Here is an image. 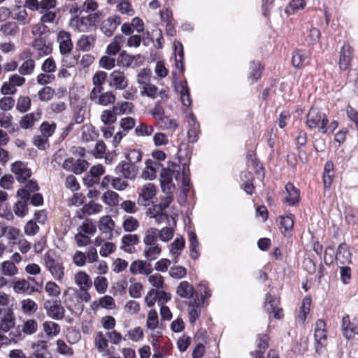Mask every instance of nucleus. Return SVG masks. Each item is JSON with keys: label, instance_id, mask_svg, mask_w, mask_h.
Listing matches in <instances>:
<instances>
[{"label": "nucleus", "instance_id": "nucleus-1", "mask_svg": "<svg viewBox=\"0 0 358 358\" xmlns=\"http://www.w3.org/2000/svg\"><path fill=\"white\" fill-rule=\"evenodd\" d=\"M173 176L176 180L181 181L184 187L189 186L190 178L188 166L184 164L181 169L178 165L172 164L171 166L163 169L160 173V183L163 192H173L175 189L172 180Z\"/></svg>", "mask_w": 358, "mask_h": 358}, {"label": "nucleus", "instance_id": "nucleus-2", "mask_svg": "<svg viewBox=\"0 0 358 358\" xmlns=\"http://www.w3.org/2000/svg\"><path fill=\"white\" fill-rule=\"evenodd\" d=\"M143 243V255L146 260L152 262L157 259L162 254V248L157 243V232L155 227H150L145 230Z\"/></svg>", "mask_w": 358, "mask_h": 358}, {"label": "nucleus", "instance_id": "nucleus-3", "mask_svg": "<svg viewBox=\"0 0 358 358\" xmlns=\"http://www.w3.org/2000/svg\"><path fill=\"white\" fill-rule=\"evenodd\" d=\"M329 120L325 113L316 108H311L306 115V124L310 129H317L320 133L327 134Z\"/></svg>", "mask_w": 358, "mask_h": 358}, {"label": "nucleus", "instance_id": "nucleus-4", "mask_svg": "<svg viewBox=\"0 0 358 358\" xmlns=\"http://www.w3.org/2000/svg\"><path fill=\"white\" fill-rule=\"evenodd\" d=\"M157 192V187L151 182H146L142 185L139 189L137 202L142 206H148L150 202L153 199Z\"/></svg>", "mask_w": 358, "mask_h": 358}, {"label": "nucleus", "instance_id": "nucleus-5", "mask_svg": "<svg viewBox=\"0 0 358 358\" xmlns=\"http://www.w3.org/2000/svg\"><path fill=\"white\" fill-rule=\"evenodd\" d=\"M47 315L55 320H62L65 316V308L60 300L51 301L48 300L43 303Z\"/></svg>", "mask_w": 358, "mask_h": 358}, {"label": "nucleus", "instance_id": "nucleus-6", "mask_svg": "<svg viewBox=\"0 0 358 358\" xmlns=\"http://www.w3.org/2000/svg\"><path fill=\"white\" fill-rule=\"evenodd\" d=\"M315 351L322 353L327 345V336L326 333V324L322 320H318L315 328Z\"/></svg>", "mask_w": 358, "mask_h": 358}, {"label": "nucleus", "instance_id": "nucleus-7", "mask_svg": "<svg viewBox=\"0 0 358 358\" xmlns=\"http://www.w3.org/2000/svg\"><path fill=\"white\" fill-rule=\"evenodd\" d=\"M22 63L18 68V71L22 76L31 75L35 68V62L32 59V52L29 50L22 51L18 56Z\"/></svg>", "mask_w": 358, "mask_h": 358}, {"label": "nucleus", "instance_id": "nucleus-8", "mask_svg": "<svg viewBox=\"0 0 358 358\" xmlns=\"http://www.w3.org/2000/svg\"><path fill=\"white\" fill-rule=\"evenodd\" d=\"M115 172L124 179L134 180L138 175V168L131 162L122 161L115 166Z\"/></svg>", "mask_w": 358, "mask_h": 358}, {"label": "nucleus", "instance_id": "nucleus-9", "mask_svg": "<svg viewBox=\"0 0 358 358\" xmlns=\"http://www.w3.org/2000/svg\"><path fill=\"white\" fill-rule=\"evenodd\" d=\"M25 83V78L22 75H12L8 81L4 82L1 86V92L3 94H14L17 92V87L22 86Z\"/></svg>", "mask_w": 358, "mask_h": 358}, {"label": "nucleus", "instance_id": "nucleus-10", "mask_svg": "<svg viewBox=\"0 0 358 358\" xmlns=\"http://www.w3.org/2000/svg\"><path fill=\"white\" fill-rule=\"evenodd\" d=\"M57 42L59 44V52L62 55H69L73 47L71 35L69 32L61 30L57 33Z\"/></svg>", "mask_w": 358, "mask_h": 358}, {"label": "nucleus", "instance_id": "nucleus-11", "mask_svg": "<svg viewBox=\"0 0 358 358\" xmlns=\"http://www.w3.org/2000/svg\"><path fill=\"white\" fill-rule=\"evenodd\" d=\"M144 57L141 55H130L125 51L122 52L117 58V63L122 67H137L143 64Z\"/></svg>", "mask_w": 358, "mask_h": 358}, {"label": "nucleus", "instance_id": "nucleus-12", "mask_svg": "<svg viewBox=\"0 0 358 358\" xmlns=\"http://www.w3.org/2000/svg\"><path fill=\"white\" fill-rule=\"evenodd\" d=\"M45 266L55 280H62L64 276V267L62 264L56 262L52 257L47 255L45 257Z\"/></svg>", "mask_w": 358, "mask_h": 358}, {"label": "nucleus", "instance_id": "nucleus-13", "mask_svg": "<svg viewBox=\"0 0 358 358\" xmlns=\"http://www.w3.org/2000/svg\"><path fill=\"white\" fill-rule=\"evenodd\" d=\"M11 171L15 174L17 181L23 182L30 178L31 171L26 163L17 161L11 164Z\"/></svg>", "mask_w": 358, "mask_h": 358}, {"label": "nucleus", "instance_id": "nucleus-14", "mask_svg": "<svg viewBox=\"0 0 358 358\" xmlns=\"http://www.w3.org/2000/svg\"><path fill=\"white\" fill-rule=\"evenodd\" d=\"M31 348V353L27 358H51L45 341L39 340L32 342Z\"/></svg>", "mask_w": 358, "mask_h": 358}, {"label": "nucleus", "instance_id": "nucleus-15", "mask_svg": "<svg viewBox=\"0 0 358 358\" xmlns=\"http://www.w3.org/2000/svg\"><path fill=\"white\" fill-rule=\"evenodd\" d=\"M115 226V221L108 215L101 216L99 219L98 229L99 231L102 235L108 236L109 238H111L113 236V231L114 230Z\"/></svg>", "mask_w": 358, "mask_h": 358}, {"label": "nucleus", "instance_id": "nucleus-16", "mask_svg": "<svg viewBox=\"0 0 358 358\" xmlns=\"http://www.w3.org/2000/svg\"><path fill=\"white\" fill-rule=\"evenodd\" d=\"M62 299L63 303L70 311H73L80 305L78 299V294H76V290L71 287H68L64 290Z\"/></svg>", "mask_w": 358, "mask_h": 358}, {"label": "nucleus", "instance_id": "nucleus-17", "mask_svg": "<svg viewBox=\"0 0 358 358\" xmlns=\"http://www.w3.org/2000/svg\"><path fill=\"white\" fill-rule=\"evenodd\" d=\"M88 166V162L84 159L68 158L63 163L64 169L76 174L83 173Z\"/></svg>", "mask_w": 358, "mask_h": 358}, {"label": "nucleus", "instance_id": "nucleus-18", "mask_svg": "<svg viewBox=\"0 0 358 358\" xmlns=\"http://www.w3.org/2000/svg\"><path fill=\"white\" fill-rule=\"evenodd\" d=\"M353 48L348 43H345L339 52L338 66L341 70L345 71L350 66L352 57Z\"/></svg>", "mask_w": 358, "mask_h": 358}, {"label": "nucleus", "instance_id": "nucleus-19", "mask_svg": "<svg viewBox=\"0 0 358 358\" xmlns=\"http://www.w3.org/2000/svg\"><path fill=\"white\" fill-rule=\"evenodd\" d=\"M109 85L116 90H124L128 85V80L122 71L115 70L110 74Z\"/></svg>", "mask_w": 358, "mask_h": 358}, {"label": "nucleus", "instance_id": "nucleus-20", "mask_svg": "<svg viewBox=\"0 0 358 358\" xmlns=\"http://www.w3.org/2000/svg\"><path fill=\"white\" fill-rule=\"evenodd\" d=\"M279 304V299L272 296L271 294H268L266 296L264 308L268 313H273L275 318L280 319L282 317V308H278Z\"/></svg>", "mask_w": 358, "mask_h": 358}, {"label": "nucleus", "instance_id": "nucleus-21", "mask_svg": "<svg viewBox=\"0 0 358 358\" xmlns=\"http://www.w3.org/2000/svg\"><path fill=\"white\" fill-rule=\"evenodd\" d=\"M129 271L132 274L149 275L152 272V265L144 260H135L131 262L129 266Z\"/></svg>", "mask_w": 358, "mask_h": 358}, {"label": "nucleus", "instance_id": "nucleus-22", "mask_svg": "<svg viewBox=\"0 0 358 358\" xmlns=\"http://www.w3.org/2000/svg\"><path fill=\"white\" fill-rule=\"evenodd\" d=\"M15 317L13 310L8 308L0 316V331L8 332L15 327Z\"/></svg>", "mask_w": 358, "mask_h": 358}, {"label": "nucleus", "instance_id": "nucleus-23", "mask_svg": "<svg viewBox=\"0 0 358 358\" xmlns=\"http://www.w3.org/2000/svg\"><path fill=\"white\" fill-rule=\"evenodd\" d=\"M160 164L156 161L148 159L145 161V167L142 171L141 178L147 180H152L157 178V172Z\"/></svg>", "mask_w": 358, "mask_h": 358}, {"label": "nucleus", "instance_id": "nucleus-24", "mask_svg": "<svg viewBox=\"0 0 358 358\" xmlns=\"http://www.w3.org/2000/svg\"><path fill=\"white\" fill-rule=\"evenodd\" d=\"M146 327L148 329L152 331L151 334L152 336H159L162 335V331L158 329L159 318L157 313L154 309H151L148 313Z\"/></svg>", "mask_w": 358, "mask_h": 358}, {"label": "nucleus", "instance_id": "nucleus-25", "mask_svg": "<svg viewBox=\"0 0 358 358\" xmlns=\"http://www.w3.org/2000/svg\"><path fill=\"white\" fill-rule=\"evenodd\" d=\"M96 43V36L92 34L81 35L76 42L77 48L82 52H89L94 48Z\"/></svg>", "mask_w": 358, "mask_h": 358}, {"label": "nucleus", "instance_id": "nucleus-26", "mask_svg": "<svg viewBox=\"0 0 358 358\" xmlns=\"http://www.w3.org/2000/svg\"><path fill=\"white\" fill-rule=\"evenodd\" d=\"M286 196L284 198V202L289 206L297 204L300 199L299 190L296 188L293 184L287 183L285 185Z\"/></svg>", "mask_w": 358, "mask_h": 358}, {"label": "nucleus", "instance_id": "nucleus-27", "mask_svg": "<svg viewBox=\"0 0 358 358\" xmlns=\"http://www.w3.org/2000/svg\"><path fill=\"white\" fill-rule=\"evenodd\" d=\"M42 329L48 339H52L57 336L60 331V326L51 320H45L42 323Z\"/></svg>", "mask_w": 358, "mask_h": 358}, {"label": "nucleus", "instance_id": "nucleus-28", "mask_svg": "<svg viewBox=\"0 0 358 358\" xmlns=\"http://www.w3.org/2000/svg\"><path fill=\"white\" fill-rule=\"evenodd\" d=\"M139 241V237L136 234L124 235L121 239V248L124 252L132 253L134 250V246L138 244Z\"/></svg>", "mask_w": 358, "mask_h": 358}, {"label": "nucleus", "instance_id": "nucleus-29", "mask_svg": "<svg viewBox=\"0 0 358 358\" xmlns=\"http://www.w3.org/2000/svg\"><path fill=\"white\" fill-rule=\"evenodd\" d=\"M202 306L199 299H195L188 303L187 311L189 321L191 324H194L199 317Z\"/></svg>", "mask_w": 358, "mask_h": 358}, {"label": "nucleus", "instance_id": "nucleus-30", "mask_svg": "<svg viewBox=\"0 0 358 358\" xmlns=\"http://www.w3.org/2000/svg\"><path fill=\"white\" fill-rule=\"evenodd\" d=\"M187 122L189 126V129L187 131L188 141L190 143H195L198 140L199 124L196 121L195 117L192 113L189 114Z\"/></svg>", "mask_w": 358, "mask_h": 358}, {"label": "nucleus", "instance_id": "nucleus-31", "mask_svg": "<svg viewBox=\"0 0 358 358\" xmlns=\"http://www.w3.org/2000/svg\"><path fill=\"white\" fill-rule=\"evenodd\" d=\"M309 52L305 50L296 51L292 56V64L296 68H301L309 62Z\"/></svg>", "mask_w": 358, "mask_h": 358}, {"label": "nucleus", "instance_id": "nucleus-32", "mask_svg": "<svg viewBox=\"0 0 358 358\" xmlns=\"http://www.w3.org/2000/svg\"><path fill=\"white\" fill-rule=\"evenodd\" d=\"M120 23L121 20L119 16L114 15L109 17L106 20L103 22L101 29L106 35L110 36Z\"/></svg>", "mask_w": 358, "mask_h": 358}, {"label": "nucleus", "instance_id": "nucleus-33", "mask_svg": "<svg viewBox=\"0 0 358 358\" xmlns=\"http://www.w3.org/2000/svg\"><path fill=\"white\" fill-rule=\"evenodd\" d=\"M102 332L99 331L96 334L95 336V345L99 350L101 352L103 356H108L110 354L108 350V341Z\"/></svg>", "mask_w": 358, "mask_h": 358}, {"label": "nucleus", "instance_id": "nucleus-34", "mask_svg": "<svg viewBox=\"0 0 358 358\" xmlns=\"http://www.w3.org/2000/svg\"><path fill=\"white\" fill-rule=\"evenodd\" d=\"M41 115V111L38 110L36 113H32L23 116L20 121V126L22 129H29L34 126L36 122H38Z\"/></svg>", "mask_w": 358, "mask_h": 358}, {"label": "nucleus", "instance_id": "nucleus-35", "mask_svg": "<svg viewBox=\"0 0 358 358\" xmlns=\"http://www.w3.org/2000/svg\"><path fill=\"white\" fill-rule=\"evenodd\" d=\"M70 26L79 32L89 31L90 20L88 17H73L70 21Z\"/></svg>", "mask_w": 358, "mask_h": 358}, {"label": "nucleus", "instance_id": "nucleus-36", "mask_svg": "<svg viewBox=\"0 0 358 358\" xmlns=\"http://www.w3.org/2000/svg\"><path fill=\"white\" fill-rule=\"evenodd\" d=\"M176 90L180 94V99L182 104L185 106H189L191 104V99L189 96V89L187 87V81L184 80L177 84Z\"/></svg>", "mask_w": 358, "mask_h": 358}, {"label": "nucleus", "instance_id": "nucleus-37", "mask_svg": "<svg viewBox=\"0 0 358 358\" xmlns=\"http://www.w3.org/2000/svg\"><path fill=\"white\" fill-rule=\"evenodd\" d=\"M198 292L200 295L201 303L203 306H206L208 304V299L212 296V292L208 287V284L206 281H202L199 283L197 286Z\"/></svg>", "mask_w": 358, "mask_h": 358}, {"label": "nucleus", "instance_id": "nucleus-38", "mask_svg": "<svg viewBox=\"0 0 358 358\" xmlns=\"http://www.w3.org/2000/svg\"><path fill=\"white\" fill-rule=\"evenodd\" d=\"M176 293L182 298L190 299L194 295V288L187 281H182L178 285Z\"/></svg>", "mask_w": 358, "mask_h": 358}, {"label": "nucleus", "instance_id": "nucleus-39", "mask_svg": "<svg viewBox=\"0 0 358 358\" xmlns=\"http://www.w3.org/2000/svg\"><path fill=\"white\" fill-rule=\"evenodd\" d=\"M74 282L79 287H91L92 280L89 275L83 271H79L74 274Z\"/></svg>", "mask_w": 358, "mask_h": 358}, {"label": "nucleus", "instance_id": "nucleus-40", "mask_svg": "<svg viewBox=\"0 0 358 358\" xmlns=\"http://www.w3.org/2000/svg\"><path fill=\"white\" fill-rule=\"evenodd\" d=\"M21 310L25 315L34 314L38 310V304L31 299L27 298L20 301Z\"/></svg>", "mask_w": 358, "mask_h": 358}, {"label": "nucleus", "instance_id": "nucleus-41", "mask_svg": "<svg viewBox=\"0 0 358 358\" xmlns=\"http://www.w3.org/2000/svg\"><path fill=\"white\" fill-rule=\"evenodd\" d=\"M185 247V240L182 236L177 237L170 246V253L174 257V262H178V258L181 250Z\"/></svg>", "mask_w": 358, "mask_h": 358}, {"label": "nucleus", "instance_id": "nucleus-42", "mask_svg": "<svg viewBox=\"0 0 358 358\" xmlns=\"http://www.w3.org/2000/svg\"><path fill=\"white\" fill-rule=\"evenodd\" d=\"M34 48L38 51L40 56L49 55L52 52V46L41 38H36L33 42Z\"/></svg>", "mask_w": 358, "mask_h": 358}, {"label": "nucleus", "instance_id": "nucleus-43", "mask_svg": "<svg viewBox=\"0 0 358 358\" xmlns=\"http://www.w3.org/2000/svg\"><path fill=\"white\" fill-rule=\"evenodd\" d=\"M1 272L5 276L13 277L18 273V269L13 262L6 260L1 264Z\"/></svg>", "mask_w": 358, "mask_h": 358}, {"label": "nucleus", "instance_id": "nucleus-44", "mask_svg": "<svg viewBox=\"0 0 358 358\" xmlns=\"http://www.w3.org/2000/svg\"><path fill=\"white\" fill-rule=\"evenodd\" d=\"M336 259L341 264H350L351 262V253L345 246L339 245Z\"/></svg>", "mask_w": 358, "mask_h": 358}, {"label": "nucleus", "instance_id": "nucleus-45", "mask_svg": "<svg viewBox=\"0 0 358 358\" xmlns=\"http://www.w3.org/2000/svg\"><path fill=\"white\" fill-rule=\"evenodd\" d=\"M98 134L95 129L91 124H85L82 127V139L86 142L92 141L96 139Z\"/></svg>", "mask_w": 358, "mask_h": 358}, {"label": "nucleus", "instance_id": "nucleus-46", "mask_svg": "<svg viewBox=\"0 0 358 358\" xmlns=\"http://www.w3.org/2000/svg\"><path fill=\"white\" fill-rule=\"evenodd\" d=\"M103 202L110 207H114L119 203V194L116 192L108 190L103 193L102 196Z\"/></svg>", "mask_w": 358, "mask_h": 358}, {"label": "nucleus", "instance_id": "nucleus-47", "mask_svg": "<svg viewBox=\"0 0 358 358\" xmlns=\"http://www.w3.org/2000/svg\"><path fill=\"white\" fill-rule=\"evenodd\" d=\"M12 17L14 20L20 22L22 24H27L29 22L28 13L24 8L18 6L13 10Z\"/></svg>", "mask_w": 358, "mask_h": 358}, {"label": "nucleus", "instance_id": "nucleus-48", "mask_svg": "<svg viewBox=\"0 0 358 358\" xmlns=\"http://www.w3.org/2000/svg\"><path fill=\"white\" fill-rule=\"evenodd\" d=\"M135 134L139 137H148L150 136L154 132V127L152 125H148L144 122H141L135 128Z\"/></svg>", "mask_w": 358, "mask_h": 358}, {"label": "nucleus", "instance_id": "nucleus-49", "mask_svg": "<svg viewBox=\"0 0 358 358\" xmlns=\"http://www.w3.org/2000/svg\"><path fill=\"white\" fill-rule=\"evenodd\" d=\"M355 322H351L348 315H345L342 319L341 329L343 336L347 339L352 338V331Z\"/></svg>", "mask_w": 358, "mask_h": 358}, {"label": "nucleus", "instance_id": "nucleus-50", "mask_svg": "<svg viewBox=\"0 0 358 358\" xmlns=\"http://www.w3.org/2000/svg\"><path fill=\"white\" fill-rule=\"evenodd\" d=\"M130 285L129 287V296L132 298H139L141 296L143 285L141 282H136L133 278L129 279Z\"/></svg>", "mask_w": 358, "mask_h": 358}, {"label": "nucleus", "instance_id": "nucleus-51", "mask_svg": "<svg viewBox=\"0 0 358 358\" xmlns=\"http://www.w3.org/2000/svg\"><path fill=\"white\" fill-rule=\"evenodd\" d=\"M140 226L138 220L131 216L126 217L122 222V228L126 232L135 231Z\"/></svg>", "mask_w": 358, "mask_h": 358}, {"label": "nucleus", "instance_id": "nucleus-52", "mask_svg": "<svg viewBox=\"0 0 358 358\" xmlns=\"http://www.w3.org/2000/svg\"><path fill=\"white\" fill-rule=\"evenodd\" d=\"M77 231L86 235H94L96 232V227L91 220L87 219L78 227Z\"/></svg>", "mask_w": 358, "mask_h": 358}, {"label": "nucleus", "instance_id": "nucleus-53", "mask_svg": "<svg viewBox=\"0 0 358 358\" xmlns=\"http://www.w3.org/2000/svg\"><path fill=\"white\" fill-rule=\"evenodd\" d=\"M18 31L19 27L17 24L13 21L6 22L0 27V31L6 36H14Z\"/></svg>", "mask_w": 358, "mask_h": 358}, {"label": "nucleus", "instance_id": "nucleus-54", "mask_svg": "<svg viewBox=\"0 0 358 358\" xmlns=\"http://www.w3.org/2000/svg\"><path fill=\"white\" fill-rule=\"evenodd\" d=\"M45 291L51 298H57L61 294L60 287L53 281H48L45 283Z\"/></svg>", "mask_w": 358, "mask_h": 358}, {"label": "nucleus", "instance_id": "nucleus-55", "mask_svg": "<svg viewBox=\"0 0 358 358\" xmlns=\"http://www.w3.org/2000/svg\"><path fill=\"white\" fill-rule=\"evenodd\" d=\"M157 232V238L164 243H167L171 241L174 236V230L172 227H163L160 230L156 228Z\"/></svg>", "mask_w": 358, "mask_h": 358}, {"label": "nucleus", "instance_id": "nucleus-56", "mask_svg": "<svg viewBox=\"0 0 358 358\" xmlns=\"http://www.w3.org/2000/svg\"><path fill=\"white\" fill-rule=\"evenodd\" d=\"M38 322L35 319L25 320L22 325V332L26 335H32L38 330Z\"/></svg>", "mask_w": 358, "mask_h": 358}, {"label": "nucleus", "instance_id": "nucleus-57", "mask_svg": "<svg viewBox=\"0 0 358 358\" xmlns=\"http://www.w3.org/2000/svg\"><path fill=\"white\" fill-rule=\"evenodd\" d=\"M93 306L97 308L101 306L107 309H113L115 306V301L110 296H104L99 299V301L93 303Z\"/></svg>", "mask_w": 358, "mask_h": 358}, {"label": "nucleus", "instance_id": "nucleus-58", "mask_svg": "<svg viewBox=\"0 0 358 358\" xmlns=\"http://www.w3.org/2000/svg\"><path fill=\"white\" fill-rule=\"evenodd\" d=\"M311 304V299L308 296H306L302 301L300 308V312L298 315V319L300 322H304L306 319V315L309 313L310 307Z\"/></svg>", "mask_w": 358, "mask_h": 358}, {"label": "nucleus", "instance_id": "nucleus-59", "mask_svg": "<svg viewBox=\"0 0 358 358\" xmlns=\"http://www.w3.org/2000/svg\"><path fill=\"white\" fill-rule=\"evenodd\" d=\"M102 210V205L94 201L85 204L83 208V212L88 215L100 213Z\"/></svg>", "mask_w": 358, "mask_h": 358}, {"label": "nucleus", "instance_id": "nucleus-60", "mask_svg": "<svg viewBox=\"0 0 358 358\" xmlns=\"http://www.w3.org/2000/svg\"><path fill=\"white\" fill-rule=\"evenodd\" d=\"M149 283L156 289H164L165 287L164 280L162 275L159 273L150 274L148 275Z\"/></svg>", "mask_w": 358, "mask_h": 358}, {"label": "nucleus", "instance_id": "nucleus-61", "mask_svg": "<svg viewBox=\"0 0 358 358\" xmlns=\"http://www.w3.org/2000/svg\"><path fill=\"white\" fill-rule=\"evenodd\" d=\"M262 67L259 62H252L250 65V71L248 79L251 83L257 81L262 76Z\"/></svg>", "mask_w": 358, "mask_h": 358}, {"label": "nucleus", "instance_id": "nucleus-62", "mask_svg": "<svg viewBox=\"0 0 358 358\" xmlns=\"http://www.w3.org/2000/svg\"><path fill=\"white\" fill-rule=\"evenodd\" d=\"M280 230L282 232L289 231L293 229L294 227V219L292 215L280 216Z\"/></svg>", "mask_w": 358, "mask_h": 358}, {"label": "nucleus", "instance_id": "nucleus-63", "mask_svg": "<svg viewBox=\"0 0 358 358\" xmlns=\"http://www.w3.org/2000/svg\"><path fill=\"white\" fill-rule=\"evenodd\" d=\"M122 41V36H117L115 37L113 41H112L106 48V53L109 55H116L121 48V42Z\"/></svg>", "mask_w": 358, "mask_h": 358}, {"label": "nucleus", "instance_id": "nucleus-64", "mask_svg": "<svg viewBox=\"0 0 358 358\" xmlns=\"http://www.w3.org/2000/svg\"><path fill=\"white\" fill-rule=\"evenodd\" d=\"M13 288L16 294H22L29 291L30 285L27 280L19 279L14 282Z\"/></svg>", "mask_w": 358, "mask_h": 358}]
</instances>
